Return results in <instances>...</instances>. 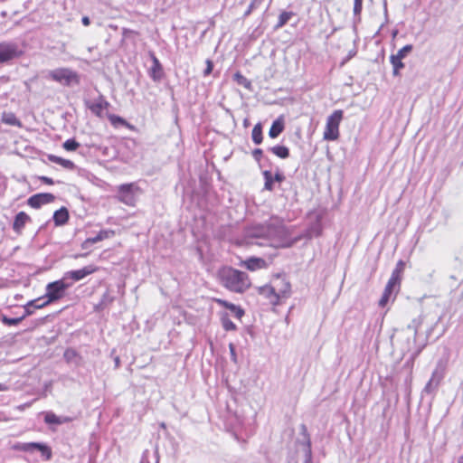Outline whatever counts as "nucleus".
<instances>
[{
  "instance_id": "1",
  "label": "nucleus",
  "mask_w": 463,
  "mask_h": 463,
  "mask_svg": "<svg viewBox=\"0 0 463 463\" xmlns=\"http://www.w3.org/2000/svg\"><path fill=\"white\" fill-rule=\"evenodd\" d=\"M220 283L228 290L235 293H243L250 288L251 282L246 272L223 267L218 272Z\"/></svg>"
},
{
  "instance_id": "2",
  "label": "nucleus",
  "mask_w": 463,
  "mask_h": 463,
  "mask_svg": "<svg viewBox=\"0 0 463 463\" xmlns=\"http://www.w3.org/2000/svg\"><path fill=\"white\" fill-rule=\"evenodd\" d=\"M280 234V227L273 224H262L250 228L246 232L247 243L263 245L264 243L258 240H270Z\"/></svg>"
},
{
  "instance_id": "3",
  "label": "nucleus",
  "mask_w": 463,
  "mask_h": 463,
  "mask_svg": "<svg viewBox=\"0 0 463 463\" xmlns=\"http://www.w3.org/2000/svg\"><path fill=\"white\" fill-rule=\"evenodd\" d=\"M343 118L341 109L335 110L326 119L323 137L325 140L334 141L339 137V125Z\"/></svg>"
},
{
  "instance_id": "4",
  "label": "nucleus",
  "mask_w": 463,
  "mask_h": 463,
  "mask_svg": "<svg viewBox=\"0 0 463 463\" xmlns=\"http://www.w3.org/2000/svg\"><path fill=\"white\" fill-rule=\"evenodd\" d=\"M300 431L304 437V439L300 442H298V459L301 460L302 463H312L311 441L307 426L305 424L300 425Z\"/></svg>"
},
{
  "instance_id": "5",
  "label": "nucleus",
  "mask_w": 463,
  "mask_h": 463,
  "mask_svg": "<svg viewBox=\"0 0 463 463\" xmlns=\"http://www.w3.org/2000/svg\"><path fill=\"white\" fill-rule=\"evenodd\" d=\"M71 285L72 283L67 282L63 278L51 282L46 286L45 298L51 302L57 301L64 297L66 289Z\"/></svg>"
},
{
  "instance_id": "6",
  "label": "nucleus",
  "mask_w": 463,
  "mask_h": 463,
  "mask_svg": "<svg viewBox=\"0 0 463 463\" xmlns=\"http://www.w3.org/2000/svg\"><path fill=\"white\" fill-rule=\"evenodd\" d=\"M273 290L276 292L277 297L275 299H277L276 302H283L287 298L290 297L291 294V286L290 283L280 275H277L272 279L270 281Z\"/></svg>"
},
{
  "instance_id": "7",
  "label": "nucleus",
  "mask_w": 463,
  "mask_h": 463,
  "mask_svg": "<svg viewBox=\"0 0 463 463\" xmlns=\"http://www.w3.org/2000/svg\"><path fill=\"white\" fill-rule=\"evenodd\" d=\"M138 191V186L134 183L121 184L118 186V198L121 203L133 206L137 200V192Z\"/></svg>"
},
{
  "instance_id": "8",
  "label": "nucleus",
  "mask_w": 463,
  "mask_h": 463,
  "mask_svg": "<svg viewBox=\"0 0 463 463\" xmlns=\"http://www.w3.org/2000/svg\"><path fill=\"white\" fill-rule=\"evenodd\" d=\"M50 76L55 81L70 85L71 81L77 80L76 72L67 68H60L50 72Z\"/></svg>"
},
{
  "instance_id": "9",
  "label": "nucleus",
  "mask_w": 463,
  "mask_h": 463,
  "mask_svg": "<svg viewBox=\"0 0 463 463\" xmlns=\"http://www.w3.org/2000/svg\"><path fill=\"white\" fill-rule=\"evenodd\" d=\"M20 52L15 43H0V63H4L18 57Z\"/></svg>"
},
{
  "instance_id": "10",
  "label": "nucleus",
  "mask_w": 463,
  "mask_h": 463,
  "mask_svg": "<svg viewBox=\"0 0 463 463\" xmlns=\"http://www.w3.org/2000/svg\"><path fill=\"white\" fill-rule=\"evenodd\" d=\"M55 196L49 193L36 194L29 197L27 203L32 208L38 209L43 204L51 203L54 201Z\"/></svg>"
},
{
  "instance_id": "11",
  "label": "nucleus",
  "mask_w": 463,
  "mask_h": 463,
  "mask_svg": "<svg viewBox=\"0 0 463 463\" xmlns=\"http://www.w3.org/2000/svg\"><path fill=\"white\" fill-rule=\"evenodd\" d=\"M21 449L24 451H26V452L33 451V449H37L42 453L43 457H44V458L46 460H50L52 458L51 448L43 443H39V442L24 443L21 447Z\"/></svg>"
},
{
  "instance_id": "12",
  "label": "nucleus",
  "mask_w": 463,
  "mask_h": 463,
  "mask_svg": "<svg viewBox=\"0 0 463 463\" xmlns=\"http://www.w3.org/2000/svg\"><path fill=\"white\" fill-rule=\"evenodd\" d=\"M95 271H96V268H94L91 265H89V266H86V267H84V268H82L80 269L71 270V271L66 272L64 274L63 279L65 280L71 279L73 281H79V280L83 279L88 275L92 274Z\"/></svg>"
},
{
  "instance_id": "13",
  "label": "nucleus",
  "mask_w": 463,
  "mask_h": 463,
  "mask_svg": "<svg viewBox=\"0 0 463 463\" xmlns=\"http://www.w3.org/2000/svg\"><path fill=\"white\" fill-rule=\"evenodd\" d=\"M449 360V354H444L440 359H439V361L437 362L436 367L431 374V376H433L434 379L442 381V379L444 378L445 373H446Z\"/></svg>"
},
{
  "instance_id": "14",
  "label": "nucleus",
  "mask_w": 463,
  "mask_h": 463,
  "mask_svg": "<svg viewBox=\"0 0 463 463\" xmlns=\"http://www.w3.org/2000/svg\"><path fill=\"white\" fill-rule=\"evenodd\" d=\"M30 221V216L24 212H20L16 214L14 223L13 229L16 233H21L22 230L24 228L27 222Z\"/></svg>"
},
{
  "instance_id": "15",
  "label": "nucleus",
  "mask_w": 463,
  "mask_h": 463,
  "mask_svg": "<svg viewBox=\"0 0 463 463\" xmlns=\"http://www.w3.org/2000/svg\"><path fill=\"white\" fill-rule=\"evenodd\" d=\"M109 106V102L106 101L102 97H99L98 100L90 104L88 108L96 116L102 117L103 109H107Z\"/></svg>"
},
{
  "instance_id": "16",
  "label": "nucleus",
  "mask_w": 463,
  "mask_h": 463,
  "mask_svg": "<svg viewBox=\"0 0 463 463\" xmlns=\"http://www.w3.org/2000/svg\"><path fill=\"white\" fill-rule=\"evenodd\" d=\"M259 291H260V295L264 296L265 298H267L269 300L270 304H272L274 306L281 304V302H276L277 299H275V298L277 297V295H276V292L273 290V287H272L271 283L260 288Z\"/></svg>"
},
{
  "instance_id": "17",
  "label": "nucleus",
  "mask_w": 463,
  "mask_h": 463,
  "mask_svg": "<svg viewBox=\"0 0 463 463\" xmlns=\"http://www.w3.org/2000/svg\"><path fill=\"white\" fill-rule=\"evenodd\" d=\"M152 58H153V65L150 69L149 75L155 81H158L161 80V78L163 76L162 65H161L160 61H158V59L155 55H153Z\"/></svg>"
},
{
  "instance_id": "18",
  "label": "nucleus",
  "mask_w": 463,
  "mask_h": 463,
  "mask_svg": "<svg viewBox=\"0 0 463 463\" xmlns=\"http://www.w3.org/2000/svg\"><path fill=\"white\" fill-rule=\"evenodd\" d=\"M266 262L263 259L260 258H250L241 262V265L246 267L248 269L254 271L259 269H261L265 266Z\"/></svg>"
},
{
  "instance_id": "19",
  "label": "nucleus",
  "mask_w": 463,
  "mask_h": 463,
  "mask_svg": "<svg viewBox=\"0 0 463 463\" xmlns=\"http://www.w3.org/2000/svg\"><path fill=\"white\" fill-rule=\"evenodd\" d=\"M69 219V212L65 207H61L53 213V221L56 226L65 224Z\"/></svg>"
},
{
  "instance_id": "20",
  "label": "nucleus",
  "mask_w": 463,
  "mask_h": 463,
  "mask_svg": "<svg viewBox=\"0 0 463 463\" xmlns=\"http://www.w3.org/2000/svg\"><path fill=\"white\" fill-rule=\"evenodd\" d=\"M284 130V121L281 118H277L273 121L269 131V136L271 138L278 137Z\"/></svg>"
},
{
  "instance_id": "21",
  "label": "nucleus",
  "mask_w": 463,
  "mask_h": 463,
  "mask_svg": "<svg viewBox=\"0 0 463 463\" xmlns=\"http://www.w3.org/2000/svg\"><path fill=\"white\" fill-rule=\"evenodd\" d=\"M63 358L68 364H72L74 365H79L81 361V357L77 353L76 350L72 348H68L65 350L63 354Z\"/></svg>"
},
{
  "instance_id": "22",
  "label": "nucleus",
  "mask_w": 463,
  "mask_h": 463,
  "mask_svg": "<svg viewBox=\"0 0 463 463\" xmlns=\"http://www.w3.org/2000/svg\"><path fill=\"white\" fill-rule=\"evenodd\" d=\"M2 122L9 126L22 127L21 121L13 112H3Z\"/></svg>"
},
{
  "instance_id": "23",
  "label": "nucleus",
  "mask_w": 463,
  "mask_h": 463,
  "mask_svg": "<svg viewBox=\"0 0 463 463\" xmlns=\"http://www.w3.org/2000/svg\"><path fill=\"white\" fill-rule=\"evenodd\" d=\"M218 302L220 304H222V306H224L225 307H227L228 309H230L232 311V313L234 315V317L239 319H241V317L244 315L243 309L232 303H229L225 300H221V299H219Z\"/></svg>"
},
{
  "instance_id": "24",
  "label": "nucleus",
  "mask_w": 463,
  "mask_h": 463,
  "mask_svg": "<svg viewBox=\"0 0 463 463\" xmlns=\"http://www.w3.org/2000/svg\"><path fill=\"white\" fill-rule=\"evenodd\" d=\"M269 150L278 157L286 159L289 156V149L285 146H275L269 148Z\"/></svg>"
},
{
  "instance_id": "25",
  "label": "nucleus",
  "mask_w": 463,
  "mask_h": 463,
  "mask_svg": "<svg viewBox=\"0 0 463 463\" xmlns=\"http://www.w3.org/2000/svg\"><path fill=\"white\" fill-rule=\"evenodd\" d=\"M390 61L392 65V74L394 76H398L400 74V71L405 66L402 62V59H399L394 55H391Z\"/></svg>"
},
{
  "instance_id": "26",
  "label": "nucleus",
  "mask_w": 463,
  "mask_h": 463,
  "mask_svg": "<svg viewBox=\"0 0 463 463\" xmlns=\"http://www.w3.org/2000/svg\"><path fill=\"white\" fill-rule=\"evenodd\" d=\"M251 138L256 145H260L262 142V127L260 123H258L253 127L251 132Z\"/></svg>"
},
{
  "instance_id": "27",
  "label": "nucleus",
  "mask_w": 463,
  "mask_h": 463,
  "mask_svg": "<svg viewBox=\"0 0 463 463\" xmlns=\"http://www.w3.org/2000/svg\"><path fill=\"white\" fill-rule=\"evenodd\" d=\"M49 159L53 162V163H56V164H59L61 165V166L67 168V169H73L75 165L72 161L69 160V159H64V158H61V157H59L57 156H49Z\"/></svg>"
},
{
  "instance_id": "28",
  "label": "nucleus",
  "mask_w": 463,
  "mask_h": 463,
  "mask_svg": "<svg viewBox=\"0 0 463 463\" xmlns=\"http://www.w3.org/2000/svg\"><path fill=\"white\" fill-rule=\"evenodd\" d=\"M294 15L295 14L293 12L283 11L279 16L275 29L283 27Z\"/></svg>"
},
{
  "instance_id": "29",
  "label": "nucleus",
  "mask_w": 463,
  "mask_h": 463,
  "mask_svg": "<svg viewBox=\"0 0 463 463\" xmlns=\"http://www.w3.org/2000/svg\"><path fill=\"white\" fill-rule=\"evenodd\" d=\"M263 177H264V180H265L264 189L268 190V191H272L273 190V184H274L272 173L270 171H269V170H266V171L263 172Z\"/></svg>"
},
{
  "instance_id": "30",
  "label": "nucleus",
  "mask_w": 463,
  "mask_h": 463,
  "mask_svg": "<svg viewBox=\"0 0 463 463\" xmlns=\"http://www.w3.org/2000/svg\"><path fill=\"white\" fill-rule=\"evenodd\" d=\"M222 325L224 330L226 331H234L236 330L235 324L230 319L229 316L227 314L222 315Z\"/></svg>"
},
{
  "instance_id": "31",
  "label": "nucleus",
  "mask_w": 463,
  "mask_h": 463,
  "mask_svg": "<svg viewBox=\"0 0 463 463\" xmlns=\"http://www.w3.org/2000/svg\"><path fill=\"white\" fill-rule=\"evenodd\" d=\"M440 382L441 381L434 379V377L431 376L427 384L425 385L424 391L428 393L434 392L438 388Z\"/></svg>"
},
{
  "instance_id": "32",
  "label": "nucleus",
  "mask_w": 463,
  "mask_h": 463,
  "mask_svg": "<svg viewBox=\"0 0 463 463\" xmlns=\"http://www.w3.org/2000/svg\"><path fill=\"white\" fill-rule=\"evenodd\" d=\"M44 421L47 424L61 425L60 416H57L55 413L52 411H48L45 413Z\"/></svg>"
},
{
  "instance_id": "33",
  "label": "nucleus",
  "mask_w": 463,
  "mask_h": 463,
  "mask_svg": "<svg viewBox=\"0 0 463 463\" xmlns=\"http://www.w3.org/2000/svg\"><path fill=\"white\" fill-rule=\"evenodd\" d=\"M52 303L48 298L44 297L39 298L30 301V305L33 306V308H42Z\"/></svg>"
},
{
  "instance_id": "34",
  "label": "nucleus",
  "mask_w": 463,
  "mask_h": 463,
  "mask_svg": "<svg viewBox=\"0 0 463 463\" xmlns=\"http://www.w3.org/2000/svg\"><path fill=\"white\" fill-rule=\"evenodd\" d=\"M413 49L411 44H407L400 49L396 54H393L395 57L399 59H404Z\"/></svg>"
},
{
  "instance_id": "35",
  "label": "nucleus",
  "mask_w": 463,
  "mask_h": 463,
  "mask_svg": "<svg viewBox=\"0 0 463 463\" xmlns=\"http://www.w3.org/2000/svg\"><path fill=\"white\" fill-rule=\"evenodd\" d=\"M393 290L390 289V288H384V291L383 293V296L382 298H380L379 300V306L383 307L386 306V304L388 303L390 298H391V295L392 293Z\"/></svg>"
},
{
  "instance_id": "36",
  "label": "nucleus",
  "mask_w": 463,
  "mask_h": 463,
  "mask_svg": "<svg viewBox=\"0 0 463 463\" xmlns=\"http://www.w3.org/2000/svg\"><path fill=\"white\" fill-rule=\"evenodd\" d=\"M24 318V316H23L21 317H14V318H11V317L3 316L2 322L7 326H16V325L20 324Z\"/></svg>"
},
{
  "instance_id": "37",
  "label": "nucleus",
  "mask_w": 463,
  "mask_h": 463,
  "mask_svg": "<svg viewBox=\"0 0 463 463\" xmlns=\"http://www.w3.org/2000/svg\"><path fill=\"white\" fill-rule=\"evenodd\" d=\"M62 146L68 151H74L80 146V144L75 139H67Z\"/></svg>"
},
{
  "instance_id": "38",
  "label": "nucleus",
  "mask_w": 463,
  "mask_h": 463,
  "mask_svg": "<svg viewBox=\"0 0 463 463\" xmlns=\"http://www.w3.org/2000/svg\"><path fill=\"white\" fill-rule=\"evenodd\" d=\"M400 283H401V278L395 277L394 275L392 274L385 288L393 290L395 287L399 288Z\"/></svg>"
},
{
  "instance_id": "39",
  "label": "nucleus",
  "mask_w": 463,
  "mask_h": 463,
  "mask_svg": "<svg viewBox=\"0 0 463 463\" xmlns=\"http://www.w3.org/2000/svg\"><path fill=\"white\" fill-rule=\"evenodd\" d=\"M234 79L238 82V84L242 85L247 89L250 87V82L240 72L234 74Z\"/></svg>"
},
{
  "instance_id": "40",
  "label": "nucleus",
  "mask_w": 463,
  "mask_h": 463,
  "mask_svg": "<svg viewBox=\"0 0 463 463\" xmlns=\"http://www.w3.org/2000/svg\"><path fill=\"white\" fill-rule=\"evenodd\" d=\"M109 119L110 123H111L112 125H114V126H117V125H118V124H120V125H126V126H127V125H128V124L127 123V121H126L123 118H121V117H119V116H117V115H109Z\"/></svg>"
},
{
  "instance_id": "41",
  "label": "nucleus",
  "mask_w": 463,
  "mask_h": 463,
  "mask_svg": "<svg viewBox=\"0 0 463 463\" xmlns=\"http://www.w3.org/2000/svg\"><path fill=\"white\" fill-rule=\"evenodd\" d=\"M405 263L402 260H399L396 264L395 269L392 270V274L395 277L401 278L402 273L403 272Z\"/></svg>"
},
{
  "instance_id": "42",
  "label": "nucleus",
  "mask_w": 463,
  "mask_h": 463,
  "mask_svg": "<svg viewBox=\"0 0 463 463\" xmlns=\"http://www.w3.org/2000/svg\"><path fill=\"white\" fill-rule=\"evenodd\" d=\"M362 8H363V0H354V15H359L362 12Z\"/></svg>"
},
{
  "instance_id": "43",
  "label": "nucleus",
  "mask_w": 463,
  "mask_h": 463,
  "mask_svg": "<svg viewBox=\"0 0 463 463\" xmlns=\"http://www.w3.org/2000/svg\"><path fill=\"white\" fill-rule=\"evenodd\" d=\"M100 241H101V236H99V234H97L95 237L88 238L83 242V247H86L88 244H94V243L99 242Z\"/></svg>"
},
{
  "instance_id": "44",
  "label": "nucleus",
  "mask_w": 463,
  "mask_h": 463,
  "mask_svg": "<svg viewBox=\"0 0 463 463\" xmlns=\"http://www.w3.org/2000/svg\"><path fill=\"white\" fill-rule=\"evenodd\" d=\"M213 69V63L211 60H206V68L203 71V76H208L212 73Z\"/></svg>"
},
{
  "instance_id": "45",
  "label": "nucleus",
  "mask_w": 463,
  "mask_h": 463,
  "mask_svg": "<svg viewBox=\"0 0 463 463\" xmlns=\"http://www.w3.org/2000/svg\"><path fill=\"white\" fill-rule=\"evenodd\" d=\"M263 155V151L260 148H256L252 151V156L257 162H260Z\"/></svg>"
},
{
  "instance_id": "46",
  "label": "nucleus",
  "mask_w": 463,
  "mask_h": 463,
  "mask_svg": "<svg viewBox=\"0 0 463 463\" xmlns=\"http://www.w3.org/2000/svg\"><path fill=\"white\" fill-rule=\"evenodd\" d=\"M229 349H230V353H231V359H232V361L233 363H237V354H236L234 345L231 343L229 345Z\"/></svg>"
},
{
  "instance_id": "47",
  "label": "nucleus",
  "mask_w": 463,
  "mask_h": 463,
  "mask_svg": "<svg viewBox=\"0 0 463 463\" xmlns=\"http://www.w3.org/2000/svg\"><path fill=\"white\" fill-rule=\"evenodd\" d=\"M33 305H30V302H28V304L24 307V310H25V314L24 315V317L26 316H30L33 313Z\"/></svg>"
},
{
  "instance_id": "48",
  "label": "nucleus",
  "mask_w": 463,
  "mask_h": 463,
  "mask_svg": "<svg viewBox=\"0 0 463 463\" xmlns=\"http://www.w3.org/2000/svg\"><path fill=\"white\" fill-rule=\"evenodd\" d=\"M285 179V176L279 173V172H277L274 175H273V180L274 182H278V183H281L283 182Z\"/></svg>"
},
{
  "instance_id": "49",
  "label": "nucleus",
  "mask_w": 463,
  "mask_h": 463,
  "mask_svg": "<svg viewBox=\"0 0 463 463\" xmlns=\"http://www.w3.org/2000/svg\"><path fill=\"white\" fill-rule=\"evenodd\" d=\"M113 233L114 232L112 231H100L98 234H99V236H101V241H102L104 239L109 238Z\"/></svg>"
},
{
  "instance_id": "50",
  "label": "nucleus",
  "mask_w": 463,
  "mask_h": 463,
  "mask_svg": "<svg viewBox=\"0 0 463 463\" xmlns=\"http://www.w3.org/2000/svg\"><path fill=\"white\" fill-rule=\"evenodd\" d=\"M259 7L254 2L252 1L250 5H249L247 11L245 12L244 15H249L255 8Z\"/></svg>"
},
{
  "instance_id": "51",
  "label": "nucleus",
  "mask_w": 463,
  "mask_h": 463,
  "mask_svg": "<svg viewBox=\"0 0 463 463\" xmlns=\"http://www.w3.org/2000/svg\"><path fill=\"white\" fill-rule=\"evenodd\" d=\"M41 180L44 183V184H53V180L50 177H47V176H42L41 177Z\"/></svg>"
},
{
  "instance_id": "52",
  "label": "nucleus",
  "mask_w": 463,
  "mask_h": 463,
  "mask_svg": "<svg viewBox=\"0 0 463 463\" xmlns=\"http://www.w3.org/2000/svg\"><path fill=\"white\" fill-rule=\"evenodd\" d=\"M61 425L71 421V419L67 416H60Z\"/></svg>"
},
{
  "instance_id": "53",
  "label": "nucleus",
  "mask_w": 463,
  "mask_h": 463,
  "mask_svg": "<svg viewBox=\"0 0 463 463\" xmlns=\"http://www.w3.org/2000/svg\"><path fill=\"white\" fill-rule=\"evenodd\" d=\"M81 22L85 26H88L90 24V18L88 16H83Z\"/></svg>"
},
{
  "instance_id": "54",
  "label": "nucleus",
  "mask_w": 463,
  "mask_h": 463,
  "mask_svg": "<svg viewBox=\"0 0 463 463\" xmlns=\"http://www.w3.org/2000/svg\"><path fill=\"white\" fill-rule=\"evenodd\" d=\"M408 329L409 330H412L413 339L415 340L416 335H417V329L416 328H412L411 326H408Z\"/></svg>"
},
{
  "instance_id": "55",
  "label": "nucleus",
  "mask_w": 463,
  "mask_h": 463,
  "mask_svg": "<svg viewBox=\"0 0 463 463\" xmlns=\"http://www.w3.org/2000/svg\"><path fill=\"white\" fill-rule=\"evenodd\" d=\"M7 387L5 384L0 383V392L6 391Z\"/></svg>"
},
{
  "instance_id": "56",
  "label": "nucleus",
  "mask_w": 463,
  "mask_h": 463,
  "mask_svg": "<svg viewBox=\"0 0 463 463\" xmlns=\"http://www.w3.org/2000/svg\"><path fill=\"white\" fill-rule=\"evenodd\" d=\"M420 350H418L417 352H415V353L412 354L411 359H412V360H414V359L419 355V354H420Z\"/></svg>"
},
{
  "instance_id": "57",
  "label": "nucleus",
  "mask_w": 463,
  "mask_h": 463,
  "mask_svg": "<svg viewBox=\"0 0 463 463\" xmlns=\"http://www.w3.org/2000/svg\"><path fill=\"white\" fill-rule=\"evenodd\" d=\"M254 4H256L258 6H260L264 0H252Z\"/></svg>"
},
{
  "instance_id": "58",
  "label": "nucleus",
  "mask_w": 463,
  "mask_h": 463,
  "mask_svg": "<svg viewBox=\"0 0 463 463\" xmlns=\"http://www.w3.org/2000/svg\"><path fill=\"white\" fill-rule=\"evenodd\" d=\"M457 463H463V456L458 457Z\"/></svg>"
},
{
  "instance_id": "59",
  "label": "nucleus",
  "mask_w": 463,
  "mask_h": 463,
  "mask_svg": "<svg viewBox=\"0 0 463 463\" xmlns=\"http://www.w3.org/2000/svg\"><path fill=\"white\" fill-rule=\"evenodd\" d=\"M115 363H116V365L118 366V364H119V358L118 357H117L115 359Z\"/></svg>"
}]
</instances>
